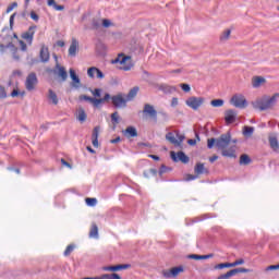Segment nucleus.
<instances>
[{"label":"nucleus","instance_id":"nucleus-1","mask_svg":"<svg viewBox=\"0 0 279 279\" xmlns=\"http://www.w3.org/2000/svg\"><path fill=\"white\" fill-rule=\"evenodd\" d=\"M215 143L216 147H218V149H221L222 156L225 158H236V145H232L229 147V145L232 143V135H230V133L222 134L217 140L209 138L207 141L208 149H213L215 147Z\"/></svg>","mask_w":279,"mask_h":279},{"label":"nucleus","instance_id":"nucleus-2","mask_svg":"<svg viewBox=\"0 0 279 279\" xmlns=\"http://www.w3.org/2000/svg\"><path fill=\"white\" fill-rule=\"evenodd\" d=\"M279 94H275L271 97L264 96L263 98H258L254 102H252V106L255 110H260L263 112L264 110H269L274 108V105L278 101Z\"/></svg>","mask_w":279,"mask_h":279},{"label":"nucleus","instance_id":"nucleus-3","mask_svg":"<svg viewBox=\"0 0 279 279\" xmlns=\"http://www.w3.org/2000/svg\"><path fill=\"white\" fill-rule=\"evenodd\" d=\"M111 64H117V69L120 71H132L134 63L131 56L119 53L116 59L111 61Z\"/></svg>","mask_w":279,"mask_h":279},{"label":"nucleus","instance_id":"nucleus-4","mask_svg":"<svg viewBox=\"0 0 279 279\" xmlns=\"http://www.w3.org/2000/svg\"><path fill=\"white\" fill-rule=\"evenodd\" d=\"M80 101H89L94 108H101L108 99H111L110 94H105L104 98H93L86 95H81L78 97Z\"/></svg>","mask_w":279,"mask_h":279},{"label":"nucleus","instance_id":"nucleus-5","mask_svg":"<svg viewBox=\"0 0 279 279\" xmlns=\"http://www.w3.org/2000/svg\"><path fill=\"white\" fill-rule=\"evenodd\" d=\"M184 134H180V131L168 132L166 134V141L174 147H182V143H184Z\"/></svg>","mask_w":279,"mask_h":279},{"label":"nucleus","instance_id":"nucleus-6","mask_svg":"<svg viewBox=\"0 0 279 279\" xmlns=\"http://www.w3.org/2000/svg\"><path fill=\"white\" fill-rule=\"evenodd\" d=\"M231 106H234V108H240L243 110V108H247V99H245V96L241 94H235L230 99Z\"/></svg>","mask_w":279,"mask_h":279},{"label":"nucleus","instance_id":"nucleus-7","mask_svg":"<svg viewBox=\"0 0 279 279\" xmlns=\"http://www.w3.org/2000/svg\"><path fill=\"white\" fill-rule=\"evenodd\" d=\"M142 112L145 119H153L155 123L158 122V111L153 105L145 104Z\"/></svg>","mask_w":279,"mask_h":279},{"label":"nucleus","instance_id":"nucleus-8","mask_svg":"<svg viewBox=\"0 0 279 279\" xmlns=\"http://www.w3.org/2000/svg\"><path fill=\"white\" fill-rule=\"evenodd\" d=\"M185 104L189 108H192V110H199V108L204 106V97L192 96L186 99Z\"/></svg>","mask_w":279,"mask_h":279},{"label":"nucleus","instance_id":"nucleus-9","mask_svg":"<svg viewBox=\"0 0 279 279\" xmlns=\"http://www.w3.org/2000/svg\"><path fill=\"white\" fill-rule=\"evenodd\" d=\"M36 86H38V77L36 76V73L28 74L25 81L26 90L32 93V90H36Z\"/></svg>","mask_w":279,"mask_h":279},{"label":"nucleus","instance_id":"nucleus-10","mask_svg":"<svg viewBox=\"0 0 279 279\" xmlns=\"http://www.w3.org/2000/svg\"><path fill=\"white\" fill-rule=\"evenodd\" d=\"M114 108H125L128 106V98L123 94H117L111 97Z\"/></svg>","mask_w":279,"mask_h":279},{"label":"nucleus","instance_id":"nucleus-11","mask_svg":"<svg viewBox=\"0 0 279 279\" xmlns=\"http://www.w3.org/2000/svg\"><path fill=\"white\" fill-rule=\"evenodd\" d=\"M180 274H184V266L173 267L170 270H163V278H178Z\"/></svg>","mask_w":279,"mask_h":279},{"label":"nucleus","instance_id":"nucleus-12","mask_svg":"<svg viewBox=\"0 0 279 279\" xmlns=\"http://www.w3.org/2000/svg\"><path fill=\"white\" fill-rule=\"evenodd\" d=\"M170 156L173 162H183V165L189 163V156H186L184 151H179L178 154H175V151H171Z\"/></svg>","mask_w":279,"mask_h":279},{"label":"nucleus","instance_id":"nucleus-13","mask_svg":"<svg viewBox=\"0 0 279 279\" xmlns=\"http://www.w3.org/2000/svg\"><path fill=\"white\" fill-rule=\"evenodd\" d=\"M250 270L247 268H235L232 270H229L227 274L220 275L217 279H229L232 278V276H236V274H248Z\"/></svg>","mask_w":279,"mask_h":279},{"label":"nucleus","instance_id":"nucleus-14","mask_svg":"<svg viewBox=\"0 0 279 279\" xmlns=\"http://www.w3.org/2000/svg\"><path fill=\"white\" fill-rule=\"evenodd\" d=\"M35 34H36V26H31L28 31L22 34V38L27 43V45L32 46V44L34 43Z\"/></svg>","mask_w":279,"mask_h":279},{"label":"nucleus","instance_id":"nucleus-15","mask_svg":"<svg viewBox=\"0 0 279 279\" xmlns=\"http://www.w3.org/2000/svg\"><path fill=\"white\" fill-rule=\"evenodd\" d=\"M87 75L92 80H95V75H96L97 80H104V77H106V75H104V72H101V70H99L98 68H95V66H92L87 70Z\"/></svg>","mask_w":279,"mask_h":279},{"label":"nucleus","instance_id":"nucleus-16","mask_svg":"<svg viewBox=\"0 0 279 279\" xmlns=\"http://www.w3.org/2000/svg\"><path fill=\"white\" fill-rule=\"evenodd\" d=\"M77 49H80V43L77 39L72 38V43L69 48V56H71V58H75V56H77Z\"/></svg>","mask_w":279,"mask_h":279},{"label":"nucleus","instance_id":"nucleus-17","mask_svg":"<svg viewBox=\"0 0 279 279\" xmlns=\"http://www.w3.org/2000/svg\"><path fill=\"white\" fill-rule=\"evenodd\" d=\"M70 77L72 80L73 88H80V86H82V82L80 81V76L75 73V70L70 69Z\"/></svg>","mask_w":279,"mask_h":279},{"label":"nucleus","instance_id":"nucleus-18","mask_svg":"<svg viewBox=\"0 0 279 279\" xmlns=\"http://www.w3.org/2000/svg\"><path fill=\"white\" fill-rule=\"evenodd\" d=\"M100 128L99 126H95L92 133V145L94 147H99V132H100Z\"/></svg>","mask_w":279,"mask_h":279},{"label":"nucleus","instance_id":"nucleus-19","mask_svg":"<svg viewBox=\"0 0 279 279\" xmlns=\"http://www.w3.org/2000/svg\"><path fill=\"white\" fill-rule=\"evenodd\" d=\"M131 267H132V265H130V264L107 266L104 268V271H121V269H130Z\"/></svg>","mask_w":279,"mask_h":279},{"label":"nucleus","instance_id":"nucleus-20","mask_svg":"<svg viewBox=\"0 0 279 279\" xmlns=\"http://www.w3.org/2000/svg\"><path fill=\"white\" fill-rule=\"evenodd\" d=\"M39 58L41 62H49L50 54H49V48L47 46L41 45Z\"/></svg>","mask_w":279,"mask_h":279},{"label":"nucleus","instance_id":"nucleus-21","mask_svg":"<svg viewBox=\"0 0 279 279\" xmlns=\"http://www.w3.org/2000/svg\"><path fill=\"white\" fill-rule=\"evenodd\" d=\"M8 47L10 49L11 56L14 60H21V52L17 47H15L14 44L9 43Z\"/></svg>","mask_w":279,"mask_h":279},{"label":"nucleus","instance_id":"nucleus-22","mask_svg":"<svg viewBox=\"0 0 279 279\" xmlns=\"http://www.w3.org/2000/svg\"><path fill=\"white\" fill-rule=\"evenodd\" d=\"M235 119H236V112H234V110L229 109L225 112L226 123H234Z\"/></svg>","mask_w":279,"mask_h":279},{"label":"nucleus","instance_id":"nucleus-23","mask_svg":"<svg viewBox=\"0 0 279 279\" xmlns=\"http://www.w3.org/2000/svg\"><path fill=\"white\" fill-rule=\"evenodd\" d=\"M268 143L270 145V148L274 151H278L279 149V143H278V137L276 135H269L268 137Z\"/></svg>","mask_w":279,"mask_h":279},{"label":"nucleus","instance_id":"nucleus-24","mask_svg":"<svg viewBox=\"0 0 279 279\" xmlns=\"http://www.w3.org/2000/svg\"><path fill=\"white\" fill-rule=\"evenodd\" d=\"M48 100L49 104H52V106H58L60 100L58 99V95L56 92H53V89L48 90Z\"/></svg>","mask_w":279,"mask_h":279},{"label":"nucleus","instance_id":"nucleus-25","mask_svg":"<svg viewBox=\"0 0 279 279\" xmlns=\"http://www.w3.org/2000/svg\"><path fill=\"white\" fill-rule=\"evenodd\" d=\"M89 239H99V227L95 222L92 223L89 229Z\"/></svg>","mask_w":279,"mask_h":279},{"label":"nucleus","instance_id":"nucleus-26","mask_svg":"<svg viewBox=\"0 0 279 279\" xmlns=\"http://www.w3.org/2000/svg\"><path fill=\"white\" fill-rule=\"evenodd\" d=\"M194 173L196 175H202L204 173H208V169H206V167H204V163L198 162V163H196V166L194 168Z\"/></svg>","mask_w":279,"mask_h":279},{"label":"nucleus","instance_id":"nucleus-27","mask_svg":"<svg viewBox=\"0 0 279 279\" xmlns=\"http://www.w3.org/2000/svg\"><path fill=\"white\" fill-rule=\"evenodd\" d=\"M124 134L129 138H136V136H138V132L136 131V128H134V126H128L126 130L124 131Z\"/></svg>","mask_w":279,"mask_h":279},{"label":"nucleus","instance_id":"nucleus-28","mask_svg":"<svg viewBox=\"0 0 279 279\" xmlns=\"http://www.w3.org/2000/svg\"><path fill=\"white\" fill-rule=\"evenodd\" d=\"M138 90H140L138 86H135L132 89H130L129 94L126 95V100L132 101V99H134V97L138 95Z\"/></svg>","mask_w":279,"mask_h":279},{"label":"nucleus","instance_id":"nucleus-29","mask_svg":"<svg viewBox=\"0 0 279 279\" xmlns=\"http://www.w3.org/2000/svg\"><path fill=\"white\" fill-rule=\"evenodd\" d=\"M252 84H253L254 88H258V86H260L262 84H265V77L255 76V77H253Z\"/></svg>","mask_w":279,"mask_h":279},{"label":"nucleus","instance_id":"nucleus-30","mask_svg":"<svg viewBox=\"0 0 279 279\" xmlns=\"http://www.w3.org/2000/svg\"><path fill=\"white\" fill-rule=\"evenodd\" d=\"M58 75L61 77L62 82H66V78L69 77V74L66 73V70L64 66H58Z\"/></svg>","mask_w":279,"mask_h":279},{"label":"nucleus","instance_id":"nucleus-31","mask_svg":"<svg viewBox=\"0 0 279 279\" xmlns=\"http://www.w3.org/2000/svg\"><path fill=\"white\" fill-rule=\"evenodd\" d=\"M13 38H15V40H17V43L21 47V51H27V44H25V41L19 39V35L13 34Z\"/></svg>","mask_w":279,"mask_h":279},{"label":"nucleus","instance_id":"nucleus-32","mask_svg":"<svg viewBox=\"0 0 279 279\" xmlns=\"http://www.w3.org/2000/svg\"><path fill=\"white\" fill-rule=\"evenodd\" d=\"M96 279H121V276L118 274H111V275H102L101 277H95Z\"/></svg>","mask_w":279,"mask_h":279},{"label":"nucleus","instance_id":"nucleus-33","mask_svg":"<svg viewBox=\"0 0 279 279\" xmlns=\"http://www.w3.org/2000/svg\"><path fill=\"white\" fill-rule=\"evenodd\" d=\"M252 162V159L247 155H241L240 157V165H250Z\"/></svg>","mask_w":279,"mask_h":279},{"label":"nucleus","instance_id":"nucleus-34","mask_svg":"<svg viewBox=\"0 0 279 279\" xmlns=\"http://www.w3.org/2000/svg\"><path fill=\"white\" fill-rule=\"evenodd\" d=\"M210 106H213V108H221V106H223V99H214L210 101Z\"/></svg>","mask_w":279,"mask_h":279},{"label":"nucleus","instance_id":"nucleus-35","mask_svg":"<svg viewBox=\"0 0 279 279\" xmlns=\"http://www.w3.org/2000/svg\"><path fill=\"white\" fill-rule=\"evenodd\" d=\"M75 250V245L70 244L66 246L63 256H71V254H73V251Z\"/></svg>","mask_w":279,"mask_h":279},{"label":"nucleus","instance_id":"nucleus-36","mask_svg":"<svg viewBox=\"0 0 279 279\" xmlns=\"http://www.w3.org/2000/svg\"><path fill=\"white\" fill-rule=\"evenodd\" d=\"M243 134H244V136H252L254 134V128L244 126Z\"/></svg>","mask_w":279,"mask_h":279},{"label":"nucleus","instance_id":"nucleus-37","mask_svg":"<svg viewBox=\"0 0 279 279\" xmlns=\"http://www.w3.org/2000/svg\"><path fill=\"white\" fill-rule=\"evenodd\" d=\"M232 267V263H221L215 266V269H228Z\"/></svg>","mask_w":279,"mask_h":279},{"label":"nucleus","instance_id":"nucleus-38","mask_svg":"<svg viewBox=\"0 0 279 279\" xmlns=\"http://www.w3.org/2000/svg\"><path fill=\"white\" fill-rule=\"evenodd\" d=\"M77 119H78V121H81V123H84V121H86V111H84V109H81L78 111Z\"/></svg>","mask_w":279,"mask_h":279},{"label":"nucleus","instance_id":"nucleus-39","mask_svg":"<svg viewBox=\"0 0 279 279\" xmlns=\"http://www.w3.org/2000/svg\"><path fill=\"white\" fill-rule=\"evenodd\" d=\"M85 203L87 204V206H97V198L87 197L85 198Z\"/></svg>","mask_w":279,"mask_h":279},{"label":"nucleus","instance_id":"nucleus-40","mask_svg":"<svg viewBox=\"0 0 279 279\" xmlns=\"http://www.w3.org/2000/svg\"><path fill=\"white\" fill-rule=\"evenodd\" d=\"M231 34H232V31H230V29L225 31L220 36V40H228V38H230Z\"/></svg>","mask_w":279,"mask_h":279},{"label":"nucleus","instance_id":"nucleus-41","mask_svg":"<svg viewBox=\"0 0 279 279\" xmlns=\"http://www.w3.org/2000/svg\"><path fill=\"white\" fill-rule=\"evenodd\" d=\"M111 121L113 125L119 124V112L116 111L111 114Z\"/></svg>","mask_w":279,"mask_h":279},{"label":"nucleus","instance_id":"nucleus-42","mask_svg":"<svg viewBox=\"0 0 279 279\" xmlns=\"http://www.w3.org/2000/svg\"><path fill=\"white\" fill-rule=\"evenodd\" d=\"M161 90H163V93H173V90H175V87H171L169 85H162Z\"/></svg>","mask_w":279,"mask_h":279},{"label":"nucleus","instance_id":"nucleus-43","mask_svg":"<svg viewBox=\"0 0 279 279\" xmlns=\"http://www.w3.org/2000/svg\"><path fill=\"white\" fill-rule=\"evenodd\" d=\"M8 97V92H5V87L0 85V99H5Z\"/></svg>","mask_w":279,"mask_h":279},{"label":"nucleus","instance_id":"nucleus-44","mask_svg":"<svg viewBox=\"0 0 279 279\" xmlns=\"http://www.w3.org/2000/svg\"><path fill=\"white\" fill-rule=\"evenodd\" d=\"M14 8H19V3L12 2L8 8H7V14H10Z\"/></svg>","mask_w":279,"mask_h":279},{"label":"nucleus","instance_id":"nucleus-45","mask_svg":"<svg viewBox=\"0 0 279 279\" xmlns=\"http://www.w3.org/2000/svg\"><path fill=\"white\" fill-rule=\"evenodd\" d=\"M244 264H245V260L243 258H240L231 263V267H238V265H244Z\"/></svg>","mask_w":279,"mask_h":279},{"label":"nucleus","instance_id":"nucleus-46","mask_svg":"<svg viewBox=\"0 0 279 279\" xmlns=\"http://www.w3.org/2000/svg\"><path fill=\"white\" fill-rule=\"evenodd\" d=\"M181 86V88H182V90L184 92V93H191V85L190 84H181L180 85Z\"/></svg>","mask_w":279,"mask_h":279},{"label":"nucleus","instance_id":"nucleus-47","mask_svg":"<svg viewBox=\"0 0 279 279\" xmlns=\"http://www.w3.org/2000/svg\"><path fill=\"white\" fill-rule=\"evenodd\" d=\"M31 19H32L33 21H35L36 23H38V21L40 20V16H38V15L36 14V11H31Z\"/></svg>","mask_w":279,"mask_h":279},{"label":"nucleus","instance_id":"nucleus-48","mask_svg":"<svg viewBox=\"0 0 279 279\" xmlns=\"http://www.w3.org/2000/svg\"><path fill=\"white\" fill-rule=\"evenodd\" d=\"M189 258H192V260H203L202 255H197V254L189 255Z\"/></svg>","mask_w":279,"mask_h":279},{"label":"nucleus","instance_id":"nucleus-49","mask_svg":"<svg viewBox=\"0 0 279 279\" xmlns=\"http://www.w3.org/2000/svg\"><path fill=\"white\" fill-rule=\"evenodd\" d=\"M92 94L94 95V97H101V89L96 88V89L92 90Z\"/></svg>","mask_w":279,"mask_h":279},{"label":"nucleus","instance_id":"nucleus-50","mask_svg":"<svg viewBox=\"0 0 279 279\" xmlns=\"http://www.w3.org/2000/svg\"><path fill=\"white\" fill-rule=\"evenodd\" d=\"M276 269H279V264L278 265H270L266 268V271H276Z\"/></svg>","mask_w":279,"mask_h":279},{"label":"nucleus","instance_id":"nucleus-51","mask_svg":"<svg viewBox=\"0 0 279 279\" xmlns=\"http://www.w3.org/2000/svg\"><path fill=\"white\" fill-rule=\"evenodd\" d=\"M16 16V13H13L11 16H10V27L12 29V27H14V17Z\"/></svg>","mask_w":279,"mask_h":279},{"label":"nucleus","instance_id":"nucleus-52","mask_svg":"<svg viewBox=\"0 0 279 279\" xmlns=\"http://www.w3.org/2000/svg\"><path fill=\"white\" fill-rule=\"evenodd\" d=\"M5 49H10V47L8 46V44H7V45L1 44V45H0V51H1V53H5Z\"/></svg>","mask_w":279,"mask_h":279},{"label":"nucleus","instance_id":"nucleus-53","mask_svg":"<svg viewBox=\"0 0 279 279\" xmlns=\"http://www.w3.org/2000/svg\"><path fill=\"white\" fill-rule=\"evenodd\" d=\"M197 174L196 175H193V174H187L186 175V180H187V182H191V180H197Z\"/></svg>","mask_w":279,"mask_h":279},{"label":"nucleus","instance_id":"nucleus-54","mask_svg":"<svg viewBox=\"0 0 279 279\" xmlns=\"http://www.w3.org/2000/svg\"><path fill=\"white\" fill-rule=\"evenodd\" d=\"M102 25L105 26V27H110V25H112V23L110 22V20H102Z\"/></svg>","mask_w":279,"mask_h":279},{"label":"nucleus","instance_id":"nucleus-55","mask_svg":"<svg viewBox=\"0 0 279 279\" xmlns=\"http://www.w3.org/2000/svg\"><path fill=\"white\" fill-rule=\"evenodd\" d=\"M48 5L51 8H56L58 4L56 3V0H48L47 1Z\"/></svg>","mask_w":279,"mask_h":279},{"label":"nucleus","instance_id":"nucleus-56","mask_svg":"<svg viewBox=\"0 0 279 279\" xmlns=\"http://www.w3.org/2000/svg\"><path fill=\"white\" fill-rule=\"evenodd\" d=\"M54 10H57V12H62V10H64V5L57 4L54 5Z\"/></svg>","mask_w":279,"mask_h":279},{"label":"nucleus","instance_id":"nucleus-57","mask_svg":"<svg viewBox=\"0 0 279 279\" xmlns=\"http://www.w3.org/2000/svg\"><path fill=\"white\" fill-rule=\"evenodd\" d=\"M110 143H112V145H114V144H117V143H121V137L118 136V137L111 140Z\"/></svg>","mask_w":279,"mask_h":279},{"label":"nucleus","instance_id":"nucleus-58","mask_svg":"<svg viewBox=\"0 0 279 279\" xmlns=\"http://www.w3.org/2000/svg\"><path fill=\"white\" fill-rule=\"evenodd\" d=\"M216 160H219V156L214 155L209 158V162H215Z\"/></svg>","mask_w":279,"mask_h":279},{"label":"nucleus","instance_id":"nucleus-59","mask_svg":"<svg viewBox=\"0 0 279 279\" xmlns=\"http://www.w3.org/2000/svg\"><path fill=\"white\" fill-rule=\"evenodd\" d=\"M61 163H62L64 167L71 168V163H69V161H66V160H64V159H61Z\"/></svg>","mask_w":279,"mask_h":279},{"label":"nucleus","instance_id":"nucleus-60","mask_svg":"<svg viewBox=\"0 0 279 279\" xmlns=\"http://www.w3.org/2000/svg\"><path fill=\"white\" fill-rule=\"evenodd\" d=\"M11 97H19V89H13Z\"/></svg>","mask_w":279,"mask_h":279},{"label":"nucleus","instance_id":"nucleus-61","mask_svg":"<svg viewBox=\"0 0 279 279\" xmlns=\"http://www.w3.org/2000/svg\"><path fill=\"white\" fill-rule=\"evenodd\" d=\"M203 260H208V258H213V254L202 255Z\"/></svg>","mask_w":279,"mask_h":279},{"label":"nucleus","instance_id":"nucleus-62","mask_svg":"<svg viewBox=\"0 0 279 279\" xmlns=\"http://www.w3.org/2000/svg\"><path fill=\"white\" fill-rule=\"evenodd\" d=\"M86 149L89 151V154H97V151H95V149H93L90 146H87Z\"/></svg>","mask_w":279,"mask_h":279},{"label":"nucleus","instance_id":"nucleus-63","mask_svg":"<svg viewBox=\"0 0 279 279\" xmlns=\"http://www.w3.org/2000/svg\"><path fill=\"white\" fill-rule=\"evenodd\" d=\"M171 106H178V98H172Z\"/></svg>","mask_w":279,"mask_h":279},{"label":"nucleus","instance_id":"nucleus-64","mask_svg":"<svg viewBox=\"0 0 279 279\" xmlns=\"http://www.w3.org/2000/svg\"><path fill=\"white\" fill-rule=\"evenodd\" d=\"M64 41L63 40H58L57 41V47H64Z\"/></svg>","mask_w":279,"mask_h":279}]
</instances>
